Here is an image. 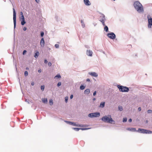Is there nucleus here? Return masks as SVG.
Listing matches in <instances>:
<instances>
[{"instance_id": "obj_8", "label": "nucleus", "mask_w": 152, "mask_h": 152, "mask_svg": "<svg viewBox=\"0 0 152 152\" xmlns=\"http://www.w3.org/2000/svg\"><path fill=\"white\" fill-rule=\"evenodd\" d=\"M107 36L110 39H114L115 37V34L113 33H108L107 34Z\"/></svg>"}, {"instance_id": "obj_29", "label": "nucleus", "mask_w": 152, "mask_h": 152, "mask_svg": "<svg viewBox=\"0 0 152 152\" xmlns=\"http://www.w3.org/2000/svg\"><path fill=\"white\" fill-rule=\"evenodd\" d=\"M72 125L73 126H79V127H82L83 126H82L80 125H76V124L75 123H74V124H73Z\"/></svg>"}, {"instance_id": "obj_19", "label": "nucleus", "mask_w": 152, "mask_h": 152, "mask_svg": "<svg viewBox=\"0 0 152 152\" xmlns=\"http://www.w3.org/2000/svg\"><path fill=\"white\" fill-rule=\"evenodd\" d=\"M42 101L44 103H47V98H43L42 99Z\"/></svg>"}, {"instance_id": "obj_52", "label": "nucleus", "mask_w": 152, "mask_h": 152, "mask_svg": "<svg viewBox=\"0 0 152 152\" xmlns=\"http://www.w3.org/2000/svg\"><path fill=\"white\" fill-rule=\"evenodd\" d=\"M93 100L94 101H95V100H96V98H93Z\"/></svg>"}, {"instance_id": "obj_17", "label": "nucleus", "mask_w": 152, "mask_h": 152, "mask_svg": "<svg viewBox=\"0 0 152 152\" xmlns=\"http://www.w3.org/2000/svg\"><path fill=\"white\" fill-rule=\"evenodd\" d=\"M73 129H75L76 131H78L80 129H81L82 130H84L85 129H84V128H73Z\"/></svg>"}, {"instance_id": "obj_32", "label": "nucleus", "mask_w": 152, "mask_h": 152, "mask_svg": "<svg viewBox=\"0 0 152 152\" xmlns=\"http://www.w3.org/2000/svg\"><path fill=\"white\" fill-rule=\"evenodd\" d=\"M147 112L148 113H152V111L151 110H148Z\"/></svg>"}, {"instance_id": "obj_14", "label": "nucleus", "mask_w": 152, "mask_h": 152, "mask_svg": "<svg viewBox=\"0 0 152 152\" xmlns=\"http://www.w3.org/2000/svg\"><path fill=\"white\" fill-rule=\"evenodd\" d=\"M126 130H129V131H132V132L137 131L136 130V129L135 128H126Z\"/></svg>"}, {"instance_id": "obj_11", "label": "nucleus", "mask_w": 152, "mask_h": 152, "mask_svg": "<svg viewBox=\"0 0 152 152\" xmlns=\"http://www.w3.org/2000/svg\"><path fill=\"white\" fill-rule=\"evenodd\" d=\"M105 19L104 15L103 14L101 15L99 18V20L101 22L102 21V20L103 21H105Z\"/></svg>"}, {"instance_id": "obj_13", "label": "nucleus", "mask_w": 152, "mask_h": 152, "mask_svg": "<svg viewBox=\"0 0 152 152\" xmlns=\"http://www.w3.org/2000/svg\"><path fill=\"white\" fill-rule=\"evenodd\" d=\"M85 4L86 5H91V3L89 0H83Z\"/></svg>"}, {"instance_id": "obj_16", "label": "nucleus", "mask_w": 152, "mask_h": 152, "mask_svg": "<svg viewBox=\"0 0 152 152\" xmlns=\"http://www.w3.org/2000/svg\"><path fill=\"white\" fill-rule=\"evenodd\" d=\"M36 53H35V55H34V57L35 58H37L38 56L39 55V53L37 50L36 51Z\"/></svg>"}, {"instance_id": "obj_22", "label": "nucleus", "mask_w": 152, "mask_h": 152, "mask_svg": "<svg viewBox=\"0 0 152 152\" xmlns=\"http://www.w3.org/2000/svg\"><path fill=\"white\" fill-rule=\"evenodd\" d=\"M118 110H119L120 111H121L123 110L122 107V106H118Z\"/></svg>"}, {"instance_id": "obj_42", "label": "nucleus", "mask_w": 152, "mask_h": 152, "mask_svg": "<svg viewBox=\"0 0 152 152\" xmlns=\"http://www.w3.org/2000/svg\"><path fill=\"white\" fill-rule=\"evenodd\" d=\"M38 72L39 73H40L41 72V69H39L38 70Z\"/></svg>"}, {"instance_id": "obj_5", "label": "nucleus", "mask_w": 152, "mask_h": 152, "mask_svg": "<svg viewBox=\"0 0 152 152\" xmlns=\"http://www.w3.org/2000/svg\"><path fill=\"white\" fill-rule=\"evenodd\" d=\"M100 115L99 113L96 112L89 114L88 116L91 118L99 117Z\"/></svg>"}, {"instance_id": "obj_36", "label": "nucleus", "mask_w": 152, "mask_h": 152, "mask_svg": "<svg viewBox=\"0 0 152 152\" xmlns=\"http://www.w3.org/2000/svg\"><path fill=\"white\" fill-rule=\"evenodd\" d=\"M61 82H59L58 83V84H57V86H61Z\"/></svg>"}, {"instance_id": "obj_26", "label": "nucleus", "mask_w": 152, "mask_h": 152, "mask_svg": "<svg viewBox=\"0 0 152 152\" xmlns=\"http://www.w3.org/2000/svg\"><path fill=\"white\" fill-rule=\"evenodd\" d=\"M68 98V96L65 97V101L66 103H67V102Z\"/></svg>"}, {"instance_id": "obj_38", "label": "nucleus", "mask_w": 152, "mask_h": 152, "mask_svg": "<svg viewBox=\"0 0 152 152\" xmlns=\"http://www.w3.org/2000/svg\"><path fill=\"white\" fill-rule=\"evenodd\" d=\"M48 65L49 66H51L52 65V64L51 62H49L48 63Z\"/></svg>"}, {"instance_id": "obj_53", "label": "nucleus", "mask_w": 152, "mask_h": 152, "mask_svg": "<svg viewBox=\"0 0 152 152\" xmlns=\"http://www.w3.org/2000/svg\"><path fill=\"white\" fill-rule=\"evenodd\" d=\"M81 23H83V20H81Z\"/></svg>"}, {"instance_id": "obj_44", "label": "nucleus", "mask_w": 152, "mask_h": 152, "mask_svg": "<svg viewBox=\"0 0 152 152\" xmlns=\"http://www.w3.org/2000/svg\"><path fill=\"white\" fill-rule=\"evenodd\" d=\"M26 27H24L23 28V30L24 31H26Z\"/></svg>"}, {"instance_id": "obj_12", "label": "nucleus", "mask_w": 152, "mask_h": 152, "mask_svg": "<svg viewBox=\"0 0 152 152\" xmlns=\"http://www.w3.org/2000/svg\"><path fill=\"white\" fill-rule=\"evenodd\" d=\"M92 51L90 50H87L86 51V54L88 56H92Z\"/></svg>"}, {"instance_id": "obj_4", "label": "nucleus", "mask_w": 152, "mask_h": 152, "mask_svg": "<svg viewBox=\"0 0 152 152\" xmlns=\"http://www.w3.org/2000/svg\"><path fill=\"white\" fill-rule=\"evenodd\" d=\"M139 132H140L142 133H146V134H151L152 133V132L148 130H145L143 129H141L139 128L138 130L137 131Z\"/></svg>"}, {"instance_id": "obj_49", "label": "nucleus", "mask_w": 152, "mask_h": 152, "mask_svg": "<svg viewBox=\"0 0 152 152\" xmlns=\"http://www.w3.org/2000/svg\"><path fill=\"white\" fill-rule=\"evenodd\" d=\"M31 85L32 86H33V85H34V82H32L31 83Z\"/></svg>"}, {"instance_id": "obj_33", "label": "nucleus", "mask_w": 152, "mask_h": 152, "mask_svg": "<svg viewBox=\"0 0 152 152\" xmlns=\"http://www.w3.org/2000/svg\"><path fill=\"white\" fill-rule=\"evenodd\" d=\"M44 35V33L42 31V32H41V36L42 37Z\"/></svg>"}, {"instance_id": "obj_37", "label": "nucleus", "mask_w": 152, "mask_h": 152, "mask_svg": "<svg viewBox=\"0 0 152 152\" xmlns=\"http://www.w3.org/2000/svg\"><path fill=\"white\" fill-rule=\"evenodd\" d=\"M68 123L69 124L72 125L73 124H74V123L73 122H68Z\"/></svg>"}, {"instance_id": "obj_21", "label": "nucleus", "mask_w": 152, "mask_h": 152, "mask_svg": "<svg viewBox=\"0 0 152 152\" xmlns=\"http://www.w3.org/2000/svg\"><path fill=\"white\" fill-rule=\"evenodd\" d=\"M26 22L25 21V20H22L21 21V24L22 25H23Z\"/></svg>"}, {"instance_id": "obj_40", "label": "nucleus", "mask_w": 152, "mask_h": 152, "mask_svg": "<svg viewBox=\"0 0 152 152\" xmlns=\"http://www.w3.org/2000/svg\"><path fill=\"white\" fill-rule=\"evenodd\" d=\"M26 52V50H24L23 51V55H24L25 54V53Z\"/></svg>"}, {"instance_id": "obj_48", "label": "nucleus", "mask_w": 152, "mask_h": 152, "mask_svg": "<svg viewBox=\"0 0 152 152\" xmlns=\"http://www.w3.org/2000/svg\"><path fill=\"white\" fill-rule=\"evenodd\" d=\"M86 81H89H89H90V80L88 78V79H87Z\"/></svg>"}, {"instance_id": "obj_41", "label": "nucleus", "mask_w": 152, "mask_h": 152, "mask_svg": "<svg viewBox=\"0 0 152 152\" xmlns=\"http://www.w3.org/2000/svg\"><path fill=\"white\" fill-rule=\"evenodd\" d=\"M48 61L46 60H45V61H44V62L45 64H47L48 63Z\"/></svg>"}, {"instance_id": "obj_24", "label": "nucleus", "mask_w": 152, "mask_h": 152, "mask_svg": "<svg viewBox=\"0 0 152 152\" xmlns=\"http://www.w3.org/2000/svg\"><path fill=\"white\" fill-rule=\"evenodd\" d=\"M49 103L50 105H51L53 104V100L52 99H50L49 100Z\"/></svg>"}, {"instance_id": "obj_18", "label": "nucleus", "mask_w": 152, "mask_h": 152, "mask_svg": "<svg viewBox=\"0 0 152 152\" xmlns=\"http://www.w3.org/2000/svg\"><path fill=\"white\" fill-rule=\"evenodd\" d=\"M105 105V102H102L99 105V107L101 108H103L104 107Z\"/></svg>"}, {"instance_id": "obj_31", "label": "nucleus", "mask_w": 152, "mask_h": 152, "mask_svg": "<svg viewBox=\"0 0 152 152\" xmlns=\"http://www.w3.org/2000/svg\"><path fill=\"white\" fill-rule=\"evenodd\" d=\"M127 118H124L123 120V122H126L127 121Z\"/></svg>"}, {"instance_id": "obj_47", "label": "nucleus", "mask_w": 152, "mask_h": 152, "mask_svg": "<svg viewBox=\"0 0 152 152\" xmlns=\"http://www.w3.org/2000/svg\"><path fill=\"white\" fill-rule=\"evenodd\" d=\"M141 108L140 107H139L138 108V110H139V111H141Z\"/></svg>"}, {"instance_id": "obj_7", "label": "nucleus", "mask_w": 152, "mask_h": 152, "mask_svg": "<svg viewBox=\"0 0 152 152\" xmlns=\"http://www.w3.org/2000/svg\"><path fill=\"white\" fill-rule=\"evenodd\" d=\"M148 20V28H151L152 25V18H151L149 15L147 16Z\"/></svg>"}, {"instance_id": "obj_35", "label": "nucleus", "mask_w": 152, "mask_h": 152, "mask_svg": "<svg viewBox=\"0 0 152 152\" xmlns=\"http://www.w3.org/2000/svg\"><path fill=\"white\" fill-rule=\"evenodd\" d=\"M102 21H101V22L102 23L103 25V26H105V23H104V21H103L102 20Z\"/></svg>"}, {"instance_id": "obj_2", "label": "nucleus", "mask_w": 152, "mask_h": 152, "mask_svg": "<svg viewBox=\"0 0 152 152\" xmlns=\"http://www.w3.org/2000/svg\"><path fill=\"white\" fill-rule=\"evenodd\" d=\"M102 120L105 122L114 124L115 121L113 120L110 115H105L102 118Z\"/></svg>"}, {"instance_id": "obj_23", "label": "nucleus", "mask_w": 152, "mask_h": 152, "mask_svg": "<svg viewBox=\"0 0 152 152\" xmlns=\"http://www.w3.org/2000/svg\"><path fill=\"white\" fill-rule=\"evenodd\" d=\"M85 88V87L83 85H81L80 87V88L81 90H83Z\"/></svg>"}, {"instance_id": "obj_51", "label": "nucleus", "mask_w": 152, "mask_h": 152, "mask_svg": "<svg viewBox=\"0 0 152 152\" xmlns=\"http://www.w3.org/2000/svg\"><path fill=\"white\" fill-rule=\"evenodd\" d=\"M26 69L27 70H29V68L28 67H26Z\"/></svg>"}, {"instance_id": "obj_28", "label": "nucleus", "mask_w": 152, "mask_h": 152, "mask_svg": "<svg viewBox=\"0 0 152 152\" xmlns=\"http://www.w3.org/2000/svg\"><path fill=\"white\" fill-rule=\"evenodd\" d=\"M45 86H42L41 87V89L43 91L44 89Z\"/></svg>"}, {"instance_id": "obj_1", "label": "nucleus", "mask_w": 152, "mask_h": 152, "mask_svg": "<svg viewBox=\"0 0 152 152\" xmlns=\"http://www.w3.org/2000/svg\"><path fill=\"white\" fill-rule=\"evenodd\" d=\"M134 5L135 8L139 12L143 11V8L142 4L138 1H135L134 2Z\"/></svg>"}, {"instance_id": "obj_20", "label": "nucleus", "mask_w": 152, "mask_h": 152, "mask_svg": "<svg viewBox=\"0 0 152 152\" xmlns=\"http://www.w3.org/2000/svg\"><path fill=\"white\" fill-rule=\"evenodd\" d=\"M104 30L106 31L107 32L108 30V27L107 26H105L104 27Z\"/></svg>"}, {"instance_id": "obj_27", "label": "nucleus", "mask_w": 152, "mask_h": 152, "mask_svg": "<svg viewBox=\"0 0 152 152\" xmlns=\"http://www.w3.org/2000/svg\"><path fill=\"white\" fill-rule=\"evenodd\" d=\"M20 19L21 20H25L24 16L23 15L21 16V17H20Z\"/></svg>"}, {"instance_id": "obj_9", "label": "nucleus", "mask_w": 152, "mask_h": 152, "mask_svg": "<svg viewBox=\"0 0 152 152\" xmlns=\"http://www.w3.org/2000/svg\"><path fill=\"white\" fill-rule=\"evenodd\" d=\"M88 74L93 77H97L98 75L97 74L94 72H89Z\"/></svg>"}, {"instance_id": "obj_10", "label": "nucleus", "mask_w": 152, "mask_h": 152, "mask_svg": "<svg viewBox=\"0 0 152 152\" xmlns=\"http://www.w3.org/2000/svg\"><path fill=\"white\" fill-rule=\"evenodd\" d=\"M45 42L43 38H42L40 40V45L41 46L43 47L45 45Z\"/></svg>"}, {"instance_id": "obj_34", "label": "nucleus", "mask_w": 152, "mask_h": 152, "mask_svg": "<svg viewBox=\"0 0 152 152\" xmlns=\"http://www.w3.org/2000/svg\"><path fill=\"white\" fill-rule=\"evenodd\" d=\"M55 46L56 48H58L59 47V45L58 44H56L55 45Z\"/></svg>"}, {"instance_id": "obj_3", "label": "nucleus", "mask_w": 152, "mask_h": 152, "mask_svg": "<svg viewBox=\"0 0 152 152\" xmlns=\"http://www.w3.org/2000/svg\"><path fill=\"white\" fill-rule=\"evenodd\" d=\"M117 87L120 91L122 92H127L129 91L128 88L122 86L118 85Z\"/></svg>"}, {"instance_id": "obj_46", "label": "nucleus", "mask_w": 152, "mask_h": 152, "mask_svg": "<svg viewBox=\"0 0 152 152\" xmlns=\"http://www.w3.org/2000/svg\"><path fill=\"white\" fill-rule=\"evenodd\" d=\"M132 121V120L130 118L129 120V121L130 122H131Z\"/></svg>"}, {"instance_id": "obj_50", "label": "nucleus", "mask_w": 152, "mask_h": 152, "mask_svg": "<svg viewBox=\"0 0 152 152\" xmlns=\"http://www.w3.org/2000/svg\"><path fill=\"white\" fill-rule=\"evenodd\" d=\"M36 0V2L37 3H38L39 2V0Z\"/></svg>"}, {"instance_id": "obj_30", "label": "nucleus", "mask_w": 152, "mask_h": 152, "mask_svg": "<svg viewBox=\"0 0 152 152\" xmlns=\"http://www.w3.org/2000/svg\"><path fill=\"white\" fill-rule=\"evenodd\" d=\"M28 75V72L27 71H25L24 72V75L25 76H27Z\"/></svg>"}, {"instance_id": "obj_6", "label": "nucleus", "mask_w": 152, "mask_h": 152, "mask_svg": "<svg viewBox=\"0 0 152 152\" xmlns=\"http://www.w3.org/2000/svg\"><path fill=\"white\" fill-rule=\"evenodd\" d=\"M13 20L14 27L15 28L16 25V14L14 8H13Z\"/></svg>"}, {"instance_id": "obj_43", "label": "nucleus", "mask_w": 152, "mask_h": 152, "mask_svg": "<svg viewBox=\"0 0 152 152\" xmlns=\"http://www.w3.org/2000/svg\"><path fill=\"white\" fill-rule=\"evenodd\" d=\"M20 14L21 15V16L22 15H23V12H20Z\"/></svg>"}, {"instance_id": "obj_15", "label": "nucleus", "mask_w": 152, "mask_h": 152, "mask_svg": "<svg viewBox=\"0 0 152 152\" xmlns=\"http://www.w3.org/2000/svg\"><path fill=\"white\" fill-rule=\"evenodd\" d=\"M90 92V90L89 89H86L84 91V94H89Z\"/></svg>"}, {"instance_id": "obj_39", "label": "nucleus", "mask_w": 152, "mask_h": 152, "mask_svg": "<svg viewBox=\"0 0 152 152\" xmlns=\"http://www.w3.org/2000/svg\"><path fill=\"white\" fill-rule=\"evenodd\" d=\"M96 91H95L94 92V93H93V95L94 96H95L96 95Z\"/></svg>"}, {"instance_id": "obj_25", "label": "nucleus", "mask_w": 152, "mask_h": 152, "mask_svg": "<svg viewBox=\"0 0 152 152\" xmlns=\"http://www.w3.org/2000/svg\"><path fill=\"white\" fill-rule=\"evenodd\" d=\"M56 77H57L58 78H61V76L60 75H58L55 77L54 78H56Z\"/></svg>"}, {"instance_id": "obj_45", "label": "nucleus", "mask_w": 152, "mask_h": 152, "mask_svg": "<svg viewBox=\"0 0 152 152\" xmlns=\"http://www.w3.org/2000/svg\"><path fill=\"white\" fill-rule=\"evenodd\" d=\"M73 95H71L70 96V99H72L73 98Z\"/></svg>"}]
</instances>
